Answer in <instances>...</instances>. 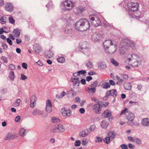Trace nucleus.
Masks as SVG:
<instances>
[{
	"label": "nucleus",
	"mask_w": 149,
	"mask_h": 149,
	"mask_svg": "<svg viewBox=\"0 0 149 149\" xmlns=\"http://www.w3.org/2000/svg\"><path fill=\"white\" fill-rule=\"evenodd\" d=\"M92 77L91 76H88L86 77V81H89L90 80H91L92 79Z\"/></svg>",
	"instance_id": "58"
},
{
	"label": "nucleus",
	"mask_w": 149,
	"mask_h": 149,
	"mask_svg": "<svg viewBox=\"0 0 149 149\" xmlns=\"http://www.w3.org/2000/svg\"><path fill=\"white\" fill-rule=\"evenodd\" d=\"M55 139H54L53 138L49 140L50 142L51 143H54L55 142Z\"/></svg>",
	"instance_id": "62"
},
{
	"label": "nucleus",
	"mask_w": 149,
	"mask_h": 149,
	"mask_svg": "<svg viewBox=\"0 0 149 149\" xmlns=\"http://www.w3.org/2000/svg\"><path fill=\"white\" fill-rule=\"evenodd\" d=\"M62 3L64 7L63 10L65 11H70L74 6V3L70 0H66L63 1Z\"/></svg>",
	"instance_id": "6"
},
{
	"label": "nucleus",
	"mask_w": 149,
	"mask_h": 149,
	"mask_svg": "<svg viewBox=\"0 0 149 149\" xmlns=\"http://www.w3.org/2000/svg\"><path fill=\"white\" fill-rule=\"evenodd\" d=\"M90 133L88 129H86L80 132L79 135L81 137H84L86 136Z\"/></svg>",
	"instance_id": "17"
},
{
	"label": "nucleus",
	"mask_w": 149,
	"mask_h": 149,
	"mask_svg": "<svg viewBox=\"0 0 149 149\" xmlns=\"http://www.w3.org/2000/svg\"><path fill=\"white\" fill-rule=\"evenodd\" d=\"M88 143L87 139L86 138L84 139L82 141V145L84 146L85 145Z\"/></svg>",
	"instance_id": "43"
},
{
	"label": "nucleus",
	"mask_w": 149,
	"mask_h": 149,
	"mask_svg": "<svg viewBox=\"0 0 149 149\" xmlns=\"http://www.w3.org/2000/svg\"><path fill=\"white\" fill-rule=\"evenodd\" d=\"M134 117L135 116L134 114L131 112H127L126 113V119L131 123L133 122Z\"/></svg>",
	"instance_id": "11"
},
{
	"label": "nucleus",
	"mask_w": 149,
	"mask_h": 149,
	"mask_svg": "<svg viewBox=\"0 0 149 149\" xmlns=\"http://www.w3.org/2000/svg\"><path fill=\"white\" fill-rule=\"evenodd\" d=\"M65 33L68 34H72V29H66L65 30Z\"/></svg>",
	"instance_id": "40"
},
{
	"label": "nucleus",
	"mask_w": 149,
	"mask_h": 149,
	"mask_svg": "<svg viewBox=\"0 0 149 149\" xmlns=\"http://www.w3.org/2000/svg\"><path fill=\"white\" fill-rule=\"evenodd\" d=\"M109 135L110 136V137L112 138L113 139L115 136V135L114 132L113 131L109 132Z\"/></svg>",
	"instance_id": "37"
},
{
	"label": "nucleus",
	"mask_w": 149,
	"mask_h": 149,
	"mask_svg": "<svg viewBox=\"0 0 149 149\" xmlns=\"http://www.w3.org/2000/svg\"><path fill=\"white\" fill-rule=\"evenodd\" d=\"M27 77L25 76L23 74H21V79L23 80H24L26 79Z\"/></svg>",
	"instance_id": "59"
},
{
	"label": "nucleus",
	"mask_w": 149,
	"mask_h": 149,
	"mask_svg": "<svg viewBox=\"0 0 149 149\" xmlns=\"http://www.w3.org/2000/svg\"><path fill=\"white\" fill-rule=\"evenodd\" d=\"M76 101L77 102L79 103L80 101V98L78 97H77L75 98Z\"/></svg>",
	"instance_id": "63"
},
{
	"label": "nucleus",
	"mask_w": 149,
	"mask_h": 149,
	"mask_svg": "<svg viewBox=\"0 0 149 149\" xmlns=\"http://www.w3.org/2000/svg\"><path fill=\"white\" fill-rule=\"evenodd\" d=\"M101 87L104 89H107L110 87V84H102Z\"/></svg>",
	"instance_id": "41"
},
{
	"label": "nucleus",
	"mask_w": 149,
	"mask_h": 149,
	"mask_svg": "<svg viewBox=\"0 0 149 149\" xmlns=\"http://www.w3.org/2000/svg\"><path fill=\"white\" fill-rule=\"evenodd\" d=\"M6 21V18L5 17H2L0 18V22L2 24H5Z\"/></svg>",
	"instance_id": "28"
},
{
	"label": "nucleus",
	"mask_w": 149,
	"mask_h": 149,
	"mask_svg": "<svg viewBox=\"0 0 149 149\" xmlns=\"http://www.w3.org/2000/svg\"><path fill=\"white\" fill-rule=\"evenodd\" d=\"M20 102L21 100L19 99H17L16 102L13 103V106L15 107L18 106L20 104Z\"/></svg>",
	"instance_id": "33"
},
{
	"label": "nucleus",
	"mask_w": 149,
	"mask_h": 149,
	"mask_svg": "<svg viewBox=\"0 0 149 149\" xmlns=\"http://www.w3.org/2000/svg\"><path fill=\"white\" fill-rule=\"evenodd\" d=\"M90 19L93 24L95 27L100 26L103 22L104 18L99 13H97L89 15Z\"/></svg>",
	"instance_id": "2"
},
{
	"label": "nucleus",
	"mask_w": 149,
	"mask_h": 149,
	"mask_svg": "<svg viewBox=\"0 0 149 149\" xmlns=\"http://www.w3.org/2000/svg\"><path fill=\"white\" fill-rule=\"evenodd\" d=\"M102 107V102L99 101L94 105L93 107V109L95 113L99 114L100 113Z\"/></svg>",
	"instance_id": "7"
},
{
	"label": "nucleus",
	"mask_w": 149,
	"mask_h": 149,
	"mask_svg": "<svg viewBox=\"0 0 149 149\" xmlns=\"http://www.w3.org/2000/svg\"><path fill=\"white\" fill-rule=\"evenodd\" d=\"M45 110L49 113H51L52 111V104L51 100H47L46 102Z\"/></svg>",
	"instance_id": "8"
},
{
	"label": "nucleus",
	"mask_w": 149,
	"mask_h": 149,
	"mask_svg": "<svg viewBox=\"0 0 149 149\" xmlns=\"http://www.w3.org/2000/svg\"><path fill=\"white\" fill-rule=\"evenodd\" d=\"M133 121H134V120ZM132 123H133V124L135 126H137L139 125V120L134 121V122L133 121V122Z\"/></svg>",
	"instance_id": "45"
},
{
	"label": "nucleus",
	"mask_w": 149,
	"mask_h": 149,
	"mask_svg": "<svg viewBox=\"0 0 149 149\" xmlns=\"http://www.w3.org/2000/svg\"><path fill=\"white\" fill-rule=\"evenodd\" d=\"M6 40L7 42H8L10 45H13L12 42L10 38H8L6 39Z\"/></svg>",
	"instance_id": "51"
},
{
	"label": "nucleus",
	"mask_w": 149,
	"mask_h": 149,
	"mask_svg": "<svg viewBox=\"0 0 149 149\" xmlns=\"http://www.w3.org/2000/svg\"><path fill=\"white\" fill-rule=\"evenodd\" d=\"M96 139V140H95V142H100L102 141V139L101 138L99 137H97Z\"/></svg>",
	"instance_id": "46"
},
{
	"label": "nucleus",
	"mask_w": 149,
	"mask_h": 149,
	"mask_svg": "<svg viewBox=\"0 0 149 149\" xmlns=\"http://www.w3.org/2000/svg\"><path fill=\"white\" fill-rule=\"evenodd\" d=\"M73 88L71 90L75 93L79 92L80 91V89L79 88V84H73Z\"/></svg>",
	"instance_id": "21"
},
{
	"label": "nucleus",
	"mask_w": 149,
	"mask_h": 149,
	"mask_svg": "<svg viewBox=\"0 0 149 149\" xmlns=\"http://www.w3.org/2000/svg\"><path fill=\"white\" fill-rule=\"evenodd\" d=\"M95 129V125H93L90 126V130L91 131H93Z\"/></svg>",
	"instance_id": "48"
},
{
	"label": "nucleus",
	"mask_w": 149,
	"mask_h": 149,
	"mask_svg": "<svg viewBox=\"0 0 149 149\" xmlns=\"http://www.w3.org/2000/svg\"><path fill=\"white\" fill-rule=\"evenodd\" d=\"M86 91L90 95H92L95 92V88H92L91 86H90V87L88 88Z\"/></svg>",
	"instance_id": "25"
},
{
	"label": "nucleus",
	"mask_w": 149,
	"mask_h": 149,
	"mask_svg": "<svg viewBox=\"0 0 149 149\" xmlns=\"http://www.w3.org/2000/svg\"><path fill=\"white\" fill-rule=\"evenodd\" d=\"M125 88L126 90H130L131 88V84H124Z\"/></svg>",
	"instance_id": "38"
},
{
	"label": "nucleus",
	"mask_w": 149,
	"mask_h": 149,
	"mask_svg": "<svg viewBox=\"0 0 149 149\" xmlns=\"http://www.w3.org/2000/svg\"><path fill=\"white\" fill-rule=\"evenodd\" d=\"M2 59L4 61V62L5 63H6L8 61L7 58L6 57L4 56H2Z\"/></svg>",
	"instance_id": "60"
},
{
	"label": "nucleus",
	"mask_w": 149,
	"mask_h": 149,
	"mask_svg": "<svg viewBox=\"0 0 149 149\" xmlns=\"http://www.w3.org/2000/svg\"><path fill=\"white\" fill-rule=\"evenodd\" d=\"M111 116V113L109 109L105 110L102 114V117L103 118L109 117Z\"/></svg>",
	"instance_id": "15"
},
{
	"label": "nucleus",
	"mask_w": 149,
	"mask_h": 149,
	"mask_svg": "<svg viewBox=\"0 0 149 149\" xmlns=\"http://www.w3.org/2000/svg\"><path fill=\"white\" fill-rule=\"evenodd\" d=\"M56 126L58 132H63L65 131V127L62 124H59L57 125Z\"/></svg>",
	"instance_id": "18"
},
{
	"label": "nucleus",
	"mask_w": 149,
	"mask_h": 149,
	"mask_svg": "<svg viewBox=\"0 0 149 149\" xmlns=\"http://www.w3.org/2000/svg\"><path fill=\"white\" fill-rule=\"evenodd\" d=\"M20 119V116L18 115L15 118V121L16 122H18Z\"/></svg>",
	"instance_id": "52"
},
{
	"label": "nucleus",
	"mask_w": 149,
	"mask_h": 149,
	"mask_svg": "<svg viewBox=\"0 0 149 149\" xmlns=\"http://www.w3.org/2000/svg\"><path fill=\"white\" fill-rule=\"evenodd\" d=\"M32 114L33 115H39L42 117H45L47 116V114H45L44 111H40L37 109H36L33 111Z\"/></svg>",
	"instance_id": "9"
},
{
	"label": "nucleus",
	"mask_w": 149,
	"mask_h": 149,
	"mask_svg": "<svg viewBox=\"0 0 149 149\" xmlns=\"http://www.w3.org/2000/svg\"><path fill=\"white\" fill-rule=\"evenodd\" d=\"M86 73V71L84 70H81L77 72V75H79L80 74H84Z\"/></svg>",
	"instance_id": "47"
},
{
	"label": "nucleus",
	"mask_w": 149,
	"mask_h": 149,
	"mask_svg": "<svg viewBox=\"0 0 149 149\" xmlns=\"http://www.w3.org/2000/svg\"><path fill=\"white\" fill-rule=\"evenodd\" d=\"M52 120L54 123L59 122L60 121V120L58 118L56 117H52Z\"/></svg>",
	"instance_id": "36"
},
{
	"label": "nucleus",
	"mask_w": 149,
	"mask_h": 149,
	"mask_svg": "<svg viewBox=\"0 0 149 149\" xmlns=\"http://www.w3.org/2000/svg\"><path fill=\"white\" fill-rule=\"evenodd\" d=\"M6 10L9 12H12L14 9V6L13 4L10 2L6 3L4 7Z\"/></svg>",
	"instance_id": "10"
},
{
	"label": "nucleus",
	"mask_w": 149,
	"mask_h": 149,
	"mask_svg": "<svg viewBox=\"0 0 149 149\" xmlns=\"http://www.w3.org/2000/svg\"><path fill=\"white\" fill-rule=\"evenodd\" d=\"M120 147L122 149H128L127 146L126 144H123L120 145Z\"/></svg>",
	"instance_id": "49"
},
{
	"label": "nucleus",
	"mask_w": 149,
	"mask_h": 149,
	"mask_svg": "<svg viewBox=\"0 0 149 149\" xmlns=\"http://www.w3.org/2000/svg\"><path fill=\"white\" fill-rule=\"evenodd\" d=\"M135 141L134 142H135L136 143L138 144H140L141 143V140L140 139L138 138H135L134 139Z\"/></svg>",
	"instance_id": "53"
},
{
	"label": "nucleus",
	"mask_w": 149,
	"mask_h": 149,
	"mask_svg": "<svg viewBox=\"0 0 149 149\" xmlns=\"http://www.w3.org/2000/svg\"><path fill=\"white\" fill-rule=\"evenodd\" d=\"M9 68L10 70H13L14 69L15 67L13 65L10 64L9 65Z\"/></svg>",
	"instance_id": "50"
},
{
	"label": "nucleus",
	"mask_w": 149,
	"mask_h": 149,
	"mask_svg": "<svg viewBox=\"0 0 149 149\" xmlns=\"http://www.w3.org/2000/svg\"><path fill=\"white\" fill-rule=\"evenodd\" d=\"M111 62L115 66H118V63L117 61L113 58H111Z\"/></svg>",
	"instance_id": "35"
},
{
	"label": "nucleus",
	"mask_w": 149,
	"mask_h": 149,
	"mask_svg": "<svg viewBox=\"0 0 149 149\" xmlns=\"http://www.w3.org/2000/svg\"><path fill=\"white\" fill-rule=\"evenodd\" d=\"M85 10V7L82 6H79L76 7L75 13L79 15L81 14Z\"/></svg>",
	"instance_id": "13"
},
{
	"label": "nucleus",
	"mask_w": 149,
	"mask_h": 149,
	"mask_svg": "<svg viewBox=\"0 0 149 149\" xmlns=\"http://www.w3.org/2000/svg\"><path fill=\"white\" fill-rule=\"evenodd\" d=\"M107 94L109 96L111 95L114 97H115L117 95V92L115 90L113 89L107 91Z\"/></svg>",
	"instance_id": "19"
},
{
	"label": "nucleus",
	"mask_w": 149,
	"mask_h": 149,
	"mask_svg": "<svg viewBox=\"0 0 149 149\" xmlns=\"http://www.w3.org/2000/svg\"><path fill=\"white\" fill-rule=\"evenodd\" d=\"M130 4L131 6L128 8V13L131 17H136L137 16L136 11L138 10V4L137 3H132V2H131Z\"/></svg>",
	"instance_id": "3"
},
{
	"label": "nucleus",
	"mask_w": 149,
	"mask_h": 149,
	"mask_svg": "<svg viewBox=\"0 0 149 149\" xmlns=\"http://www.w3.org/2000/svg\"><path fill=\"white\" fill-rule=\"evenodd\" d=\"M19 134L22 136H24L26 135V130L23 128L20 129L19 131Z\"/></svg>",
	"instance_id": "26"
},
{
	"label": "nucleus",
	"mask_w": 149,
	"mask_h": 149,
	"mask_svg": "<svg viewBox=\"0 0 149 149\" xmlns=\"http://www.w3.org/2000/svg\"><path fill=\"white\" fill-rule=\"evenodd\" d=\"M16 42L18 44H20L22 42V40L20 38H17L16 39Z\"/></svg>",
	"instance_id": "57"
},
{
	"label": "nucleus",
	"mask_w": 149,
	"mask_h": 149,
	"mask_svg": "<svg viewBox=\"0 0 149 149\" xmlns=\"http://www.w3.org/2000/svg\"><path fill=\"white\" fill-rule=\"evenodd\" d=\"M104 47L105 50L109 48L110 51H115L117 47V45H113L112 40H107L104 42L103 43Z\"/></svg>",
	"instance_id": "5"
},
{
	"label": "nucleus",
	"mask_w": 149,
	"mask_h": 149,
	"mask_svg": "<svg viewBox=\"0 0 149 149\" xmlns=\"http://www.w3.org/2000/svg\"><path fill=\"white\" fill-rule=\"evenodd\" d=\"M57 60L59 63H63L65 61V58L63 56L59 57L57 59Z\"/></svg>",
	"instance_id": "27"
},
{
	"label": "nucleus",
	"mask_w": 149,
	"mask_h": 149,
	"mask_svg": "<svg viewBox=\"0 0 149 149\" xmlns=\"http://www.w3.org/2000/svg\"><path fill=\"white\" fill-rule=\"evenodd\" d=\"M86 65L88 68L89 69L92 68L93 67V65L92 63L90 61H88V63L86 64Z\"/></svg>",
	"instance_id": "39"
},
{
	"label": "nucleus",
	"mask_w": 149,
	"mask_h": 149,
	"mask_svg": "<svg viewBox=\"0 0 149 149\" xmlns=\"http://www.w3.org/2000/svg\"><path fill=\"white\" fill-rule=\"evenodd\" d=\"M62 114L64 116H70L71 113V111L70 110H65V108H63L61 110Z\"/></svg>",
	"instance_id": "14"
},
{
	"label": "nucleus",
	"mask_w": 149,
	"mask_h": 149,
	"mask_svg": "<svg viewBox=\"0 0 149 149\" xmlns=\"http://www.w3.org/2000/svg\"><path fill=\"white\" fill-rule=\"evenodd\" d=\"M56 128H57L56 125L54 127H52L50 129V131L52 133L58 132V131H57V129Z\"/></svg>",
	"instance_id": "31"
},
{
	"label": "nucleus",
	"mask_w": 149,
	"mask_h": 149,
	"mask_svg": "<svg viewBox=\"0 0 149 149\" xmlns=\"http://www.w3.org/2000/svg\"><path fill=\"white\" fill-rule=\"evenodd\" d=\"M109 125L108 122L105 120H103L101 123V125L103 129H106Z\"/></svg>",
	"instance_id": "22"
},
{
	"label": "nucleus",
	"mask_w": 149,
	"mask_h": 149,
	"mask_svg": "<svg viewBox=\"0 0 149 149\" xmlns=\"http://www.w3.org/2000/svg\"><path fill=\"white\" fill-rule=\"evenodd\" d=\"M129 148L131 149H133L134 147V146H133L131 143H129L128 145Z\"/></svg>",
	"instance_id": "61"
},
{
	"label": "nucleus",
	"mask_w": 149,
	"mask_h": 149,
	"mask_svg": "<svg viewBox=\"0 0 149 149\" xmlns=\"http://www.w3.org/2000/svg\"><path fill=\"white\" fill-rule=\"evenodd\" d=\"M90 26V24L87 20L85 19H81L76 22L75 27L77 30L84 31L88 29Z\"/></svg>",
	"instance_id": "1"
},
{
	"label": "nucleus",
	"mask_w": 149,
	"mask_h": 149,
	"mask_svg": "<svg viewBox=\"0 0 149 149\" xmlns=\"http://www.w3.org/2000/svg\"><path fill=\"white\" fill-rule=\"evenodd\" d=\"M13 33L14 36L16 38L18 37L20 35V32L17 29H14L13 32Z\"/></svg>",
	"instance_id": "23"
},
{
	"label": "nucleus",
	"mask_w": 149,
	"mask_h": 149,
	"mask_svg": "<svg viewBox=\"0 0 149 149\" xmlns=\"http://www.w3.org/2000/svg\"><path fill=\"white\" fill-rule=\"evenodd\" d=\"M91 100L93 101H94L95 102H96L98 103V102H99L98 100L95 97H92Z\"/></svg>",
	"instance_id": "64"
},
{
	"label": "nucleus",
	"mask_w": 149,
	"mask_h": 149,
	"mask_svg": "<svg viewBox=\"0 0 149 149\" xmlns=\"http://www.w3.org/2000/svg\"><path fill=\"white\" fill-rule=\"evenodd\" d=\"M79 111L81 114L84 113L85 111L84 109V108H81L79 110Z\"/></svg>",
	"instance_id": "56"
},
{
	"label": "nucleus",
	"mask_w": 149,
	"mask_h": 149,
	"mask_svg": "<svg viewBox=\"0 0 149 149\" xmlns=\"http://www.w3.org/2000/svg\"><path fill=\"white\" fill-rule=\"evenodd\" d=\"M22 66L23 68L25 69H26L27 68V65L25 63H23L22 64Z\"/></svg>",
	"instance_id": "55"
},
{
	"label": "nucleus",
	"mask_w": 149,
	"mask_h": 149,
	"mask_svg": "<svg viewBox=\"0 0 149 149\" xmlns=\"http://www.w3.org/2000/svg\"><path fill=\"white\" fill-rule=\"evenodd\" d=\"M9 77L10 79L13 81L15 78L14 72L13 71H11L9 74Z\"/></svg>",
	"instance_id": "30"
},
{
	"label": "nucleus",
	"mask_w": 149,
	"mask_h": 149,
	"mask_svg": "<svg viewBox=\"0 0 149 149\" xmlns=\"http://www.w3.org/2000/svg\"><path fill=\"white\" fill-rule=\"evenodd\" d=\"M17 134H13L11 132H9L5 136V139L6 140H9L14 139L17 138Z\"/></svg>",
	"instance_id": "12"
},
{
	"label": "nucleus",
	"mask_w": 149,
	"mask_h": 149,
	"mask_svg": "<svg viewBox=\"0 0 149 149\" xmlns=\"http://www.w3.org/2000/svg\"><path fill=\"white\" fill-rule=\"evenodd\" d=\"M127 109L126 108H125L124 109L121 111V113L120 114V115L125 114V115H126V113L127 112H129L128 111H127Z\"/></svg>",
	"instance_id": "42"
},
{
	"label": "nucleus",
	"mask_w": 149,
	"mask_h": 149,
	"mask_svg": "<svg viewBox=\"0 0 149 149\" xmlns=\"http://www.w3.org/2000/svg\"><path fill=\"white\" fill-rule=\"evenodd\" d=\"M142 124L145 126H149V119L147 118H144L142 119L141 121Z\"/></svg>",
	"instance_id": "20"
},
{
	"label": "nucleus",
	"mask_w": 149,
	"mask_h": 149,
	"mask_svg": "<svg viewBox=\"0 0 149 149\" xmlns=\"http://www.w3.org/2000/svg\"><path fill=\"white\" fill-rule=\"evenodd\" d=\"M135 46V44L132 41L128 38H126L122 40L120 44V47L122 48L130 47L133 48H134Z\"/></svg>",
	"instance_id": "4"
},
{
	"label": "nucleus",
	"mask_w": 149,
	"mask_h": 149,
	"mask_svg": "<svg viewBox=\"0 0 149 149\" xmlns=\"http://www.w3.org/2000/svg\"><path fill=\"white\" fill-rule=\"evenodd\" d=\"M71 79L72 81L74 84H79L80 83V81L77 78H73Z\"/></svg>",
	"instance_id": "29"
},
{
	"label": "nucleus",
	"mask_w": 149,
	"mask_h": 149,
	"mask_svg": "<svg viewBox=\"0 0 149 149\" xmlns=\"http://www.w3.org/2000/svg\"><path fill=\"white\" fill-rule=\"evenodd\" d=\"M102 38V36L100 34H96L93 36V38L95 41H98Z\"/></svg>",
	"instance_id": "24"
},
{
	"label": "nucleus",
	"mask_w": 149,
	"mask_h": 149,
	"mask_svg": "<svg viewBox=\"0 0 149 149\" xmlns=\"http://www.w3.org/2000/svg\"><path fill=\"white\" fill-rule=\"evenodd\" d=\"M81 142L79 140L76 141L75 143V146H80Z\"/></svg>",
	"instance_id": "44"
},
{
	"label": "nucleus",
	"mask_w": 149,
	"mask_h": 149,
	"mask_svg": "<svg viewBox=\"0 0 149 149\" xmlns=\"http://www.w3.org/2000/svg\"><path fill=\"white\" fill-rule=\"evenodd\" d=\"M8 20L9 22L11 24H14L15 22V20L13 18V17L11 16H10L8 18Z\"/></svg>",
	"instance_id": "32"
},
{
	"label": "nucleus",
	"mask_w": 149,
	"mask_h": 149,
	"mask_svg": "<svg viewBox=\"0 0 149 149\" xmlns=\"http://www.w3.org/2000/svg\"><path fill=\"white\" fill-rule=\"evenodd\" d=\"M128 139L130 141L132 142H134L135 141L134 139H133V138L130 136H129L128 137Z\"/></svg>",
	"instance_id": "54"
},
{
	"label": "nucleus",
	"mask_w": 149,
	"mask_h": 149,
	"mask_svg": "<svg viewBox=\"0 0 149 149\" xmlns=\"http://www.w3.org/2000/svg\"><path fill=\"white\" fill-rule=\"evenodd\" d=\"M104 142L107 144H108L110 142V138L109 136L105 137L103 140Z\"/></svg>",
	"instance_id": "34"
},
{
	"label": "nucleus",
	"mask_w": 149,
	"mask_h": 149,
	"mask_svg": "<svg viewBox=\"0 0 149 149\" xmlns=\"http://www.w3.org/2000/svg\"><path fill=\"white\" fill-rule=\"evenodd\" d=\"M37 100V97L35 95H33L31 96V98L30 104L31 107H33L36 105Z\"/></svg>",
	"instance_id": "16"
}]
</instances>
